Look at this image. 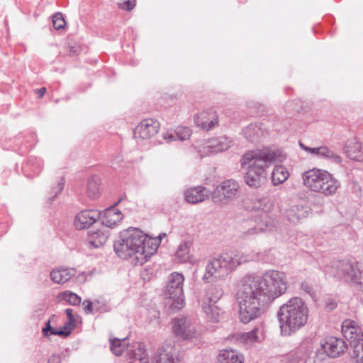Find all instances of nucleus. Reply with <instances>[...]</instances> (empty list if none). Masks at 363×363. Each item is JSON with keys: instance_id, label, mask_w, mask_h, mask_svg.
Here are the masks:
<instances>
[{"instance_id": "4", "label": "nucleus", "mask_w": 363, "mask_h": 363, "mask_svg": "<svg viewBox=\"0 0 363 363\" xmlns=\"http://www.w3.org/2000/svg\"><path fill=\"white\" fill-rule=\"evenodd\" d=\"M303 184L311 191L320 193L326 196L336 194L340 182L329 172L313 168L302 173Z\"/></svg>"}, {"instance_id": "50", "label": "nucleus", "mask_w": 363, "mask_h": 363, "mask_svg": "<svg viewBox=\"0 0 363 363\" xmlns=\"http://www.w3.org/2000/svg\"><path fill=\"white\" fill-rule=\"evenodd\" d=\"M176 132L175 130H168L166 133L162 134L163 138L167 142L171 143L173 141L179 140L177 136L175 135Z\"/></svg>"}, {"instance_id": "47", "label": "nucleus", "mask_w": 363, "mask_h": 363, "mask_svg": "<svg viewBox=\"0 0 363 363\" xmlns=\"http://www.w3.org/2000/svg\"><path fill=\"white\" fill-rule=\"evenodd\" d=\"M96 302H91L89 300H84L82 303L84 306V312L88 314L92 313L94 310L99 311V308H96Z\"/></svg>"}, {"instance_id": "21", "label": "nucleus", "mask_w": 363, "mask_h": 363, "mask_svg": "<svg viewBox=\"0 0 363 363\" xmlns=\"http://www.w3.org/2000/svg\"><path fill=\"white\" fill-rule=\"evenodd\" d=\"M184 194L185 199L188 203H197L208 199L211 191L205 187L198 186L187 189Z\"/></svg>"}, {"instance_id": "24", "label": "nucleus", "mask_w": 363, "mask_h": 363, "mask_svg": "<svg viewBox=\"0 0 363 363\" xmlns=\"http://www.w3.org/2000/svg\"><path fill=\"white\" fill-rule=\"evenodd\" d=\"M202 308L206 318L212 322H218L223 313L216 303H209L206 301H203Z\"/></svg>"}, {"instance_id": "12", "label": "nucleus", "mask_w": 363, "mask_h": 363, "mask_svg": "<svg viewBox=\"0 0 363 363\" xmlns=\"http://www.w3.org/2000/svg\"><path fill=\"white\" fill-rule=\"evenodd\" d=\"M233 143L230 138L223 135L208 140L204 143L203 150L199 149V152L201 156L216 154L228 150Z\"/></svg>"}, {"instance_id": "43", "label": "nucleus", "mask_w": 363, "mask_h": 363, "mask_svg": "<svg viewBox=\"0 0 363 363\" xmlns=\"http://www.w3.org/2000/svg\"><path fill=\"white\" fill-rule=\"evenodd\" d=\"M65 186V180L63 177H60L57 182L56 186H52L50 191L52 196L48 199L49 202H52L55 198L62 191Z\"/></svg>"}, {"instance_id": "53", "label": "nucleus", "mask_w": 363, "mask_h": 363, "mask_svg": "<svg viewBox=\"0 0 363 363\" xmlns=\"http://www.w3.org/2000/svg\"><path fill=\"white\" fill-rule=\"evenodd\" d=\"M51 320H48L45 327L43 328L42 332L45 337H48L50 335H52V331H55L56 328H54L51 326Z\"/></svg>"}, {"instance_id": "30", "label": "nucleus", "mask_w": 363, "mask_h": 363, "mask_svg": "<svg viewBox=\"0 0 363 363\" xmlns=\"http://www.w3.org/2000/svg\"><path fill=\"white\" fill-rule=\"evenodd\" d=\"M130 358L139 363H149V356L145 347L138 345L137 347L129 352Z\"/></svg>"}, {"instance_id": "6", "label": "nucleus", "mask_w": 363, "mask_h": 363, "mask_svg": "<svg viewBox=\"0 0 363 363\" xmlns=\"http://www.w3.org/2000/svg\"><path fill=\"white\" fill-rule=\"evenodd\" d=\"M342 333L348 340L351 350V358L356 363H363V326L354 320L347 319L342 322Z\"/></svg>"}, {"instance_id": "35", "label": "nucleus", "mask_w": 363, "mask_h": 363, "mask_svg": "<svg viewBox=\"0 0 363 363\" xmlns=\"http://www.w3.org/2000/svg\"><path fill=\"white\" fill-rule=\"evenodd\" d=\"M249 208L254 211H262V213H267V211L271 208V203L267 197L256 198L252 201V206Z\"/></svg>"}, {"instance_id": "8", "label": "nucleus", "mask_w": 363, "mask_h": 363, "mask_svg": "<svg viewBox=\"0 0 363 363\" xmlns=\"http://www.w3.org/2000/svg\"><path fill=\"white\" fill-rule=\"evenodd\" d=\"M235 269L233 257L228 254H223L213 259L206 267V273L203 280L211 282L215 279L226 277Z\"/></svg>"}, {"instance_id": "34", "label": "nucleus", "mask_w": 363, "mask_h": 363, "mask_svg": "<svg viewBox=\"0 0 363 363\" xmlns=\"http://www.w3.org/2000/svg\"><path fill=\"white\" fill-rule=\"evenodd\" d=\"M318 157L328 160V161L335 164H340L342 162L341 157L325 146L320 147Z\"/></svg>"}, {"instance_id": "39", "label": "nucleus", "mask_w": 363, "mask_h": 363, "mask_svg": "<svg viewBox=\"0 0 363 363\" xmlns=\"http://www.w3.org/2000/svg\"><path fill=\"white\" fill-rule=\"evenodd\" d=\"M58 297L60 300L65 301L72 306L79 305L82 301L80 296L69 291L60 293Z\"/></svg>"}, {"instance_id": "20", "label": "nucleus", "mask_w": 363, "mask_h": 363, "mask_svg": "<svg viewBox=\"0 0 363 363\" xmlns=\"http://www.w3.org/2000/svg\"><path fill=\"white\" fill-rule=\"evenodd\" d=\"M309 213L310 208L308 206L294 205L286 209L285 217L289 222L297 224L307 218Z\"/></svg>"}, {"instance_id": "31", "label": "nucleus", "mask_w": 363, "mask_h": 363, "mask_svg": "<svg viewBox=\"0 0 363 363\" xmlns=\"http://www.w3.org/2000/svg\"><path fill=\"white\" fill-rule=\"evenodd\" d=\"M362 145L360 142L355 139L348 142L346 145V152L349 157L352 160H359L362 152Z\"/></svg>"}, {"instance_id": "48", "label": "nucleus", "mask_w": 363, "mask_h": 363, "mask_svg": "<svg viewBox=\"0 0 363 363\" xmlns=\"http://www.w3.org/2000/svg\"><path fill=\"white\" fill-rule=\"evenodd\" d=\"M66 354L64 352L61 354H53L48 359V363H63Z\"/></svg>"}, {"instance_id": "10", "label": "nucleus", "mask_w": 363, "mask_h": 363, "mask_svg": "<svg viewBox=\"0 0 363 363\" xmlns=\"http://www.w3.org/2000/svg\"><path fill=\"white\" fill-rule=\"evenodd\" d=\"M239 189V184L235 180H225L211 193L212 200L214 203H227L238 196Z\"/></svg>"}, {"instance_id": "9", "label": "nucleus", "mask_w": 363, "mask_h": 363, "mask_svg": "<svg viewBox=\"0 0 363 363\" xmlns=\"http://www.w3.org/2000/svg\"><path fill=\"white\" fill-rule=\"evenodd\" d=\"M184 277L182 274L173 272L169 276L164 289L166 297L172 300V308L178 310L182 308L184 305Z\"/></svg>"}, {"instance_id": "52", "label": "nucleus", "mask_w": 363, "mask_h": 363, "mask_svg": "<svg viewBox=\"0 0 363 363\" xmlns=\"http://www.w3.org/2000/svg\"><path fill=\"white\" fill-rule=\"evenodd\" d=\"M65 313L68 318V322L65 325H69V327H72V328H74L75 324V318L73 315V310L71 308H67L65 310Z\"/></svg>"}, {"instance_id": "29", "label": "nucleus", "mask_w": 363, "mask_h": 363, "mask_svg": "<svg viewBox=\"0 0 363 363\" xmlns=\"http://www.w3.org/2000/svg\"><path fill=\"white\" fill-rule=\"evenodd\" d=\"M262 134V130L257 123H251L243 130L245 138L251 143H255Z\"/></svg>"}, {"instance_id": "33", "label": "nucleus", "mask_w": 363, "mask_h": 363, "mask_svg": "<svg viewBox=\"0 0 363 363\" xmlns=\"http://www.w3.org/2000/svg\"><path fill=\"white\" fill-rule=\"evenodd\" d=\"M191 245V242H184L178 246L175 256L179 262H187L189 261Z\"/></svg>"}, {"instance_id": "37", "label": "nucleus", "mask_w": 363, "mask_h": 363, "mask_svg": "<svg viewBox=\"0 0 363 363\" xmlns=\"http://www.w3.org/2000/svg\"><path fill=\"white\" fill-rule=\"evenodd\" d=\"M121 219V213L114 212V210L111 209L107 211L102 222L106 227L113 228L120 222Z\"/></svg>"}, {"instance_id": "57", "label": "nucleus", "mask_w": 363, "mask_h": 363, "mask_svg": "<svg viewBox=\"0 0 363 363\" xmlns=\"http://www.w3.org/2000/svg\"><path fill=\"white\" fill-rule=\"evenodd\" d=\"M336 306L337 304L335 302H329L327 303V308L330 311L334 309Z\"/></svg>"}, {"instance_id": "28", "label": "nucleus", "mask_w": 363, "mask_h": 363, "mask_svg": "<svg viewBox=\"0 0 363 363\" xmlns=\"http://www.w3.org/2000/svg\"><path fill=\"white\" fill-rule=\"evenodd\" d=\"M289 173L282 165L276 166L272 173V182L274 186L283 184L289 177Z\"/></svg>"}, {"instance_id": "22", "label": "nucleus", "mask_w": 363, "mask_h": 363, "mask_svg": "<svg viewBox=\"0 0 363 363\" xmlns=\"http://www.w3.org/2000/svg\"><path fill=\"white\" fill-rule=\"evenodd\" d=\"M76 274L74 268L60 267L53 269L50 274V279L57 284H64L68 281Z\"/></svg>"}, {"instance_id": "59", "label": "nucleus", "mask_w": 363, "mask_h": 363, "mask_svg": "<svg viewBox=\"0 0 363 363\" xmlns=\"http://www.w3.org/2000/svg\"><path fill=\"white\" fill-rule=\"evenodd\" d=\"M115 160L118 162H119V161H120V159H119V157H118V158H116Z\"/></svg>"}, {"instance_id": "23", "label": "nucleus", "mask_w": 363, "mask_h": 363, "mask_svg": "<svg viewBox=\"0 0 363 363\" xmlns=\"http://www.w3.org/2000/svg\"><path fill=\"white\" fill-rule=\"evenodd\" d=\"M219 363H244V357L235 350H221L218 356Z\"/></svg>"}, {"instance_id": "5", "label": "nucleus", "mask_w": 363, "mask_h": 363, "mask_svg": "<svg viewBox=\"0 0 363 363\" xmlns=\"http://www.w3.org/2000/svg\"><path fill=\"white\" fill-rule=\"evenodd\" d=\"M144 239L145 233L142 230L135 228H128L122 232L121 239L114 242V250L121 259L133 258L132 262L135 264Z\"/></svg>"}, {"instance_id": "3", "label": "nucleus", "mask_w": 363, "mask_h": 363, "mask_svg": "<svg viewBox=\"0 0 363 363\" xmlns=\"http://www.w3.org/2000/svg\"><path fill=\"white\" fill-rule=\"evenodd\" d=\"M309 309L303 298L295 296L281 305L277 311L281 334L291 336L303 328L308 320Z\"/></svg>"}, {"instance_id": "42", "label": "nucleus", "mask_w": 363, "mask_h": 363, "mask_svg": "<svg viewBox=\"0 0 363 363\" xmlns=\"http://www.w3.org/2000/svg\"><path fill=\"white\" fill-rule=\"evenodd\" d=\"M256 261L262 263L271 262L274 260L273 255L271 254L270 250H264L260 252H255Z\"/></svg>"}, {"instance_id": "16", "label": "nucleus", "mask_w": 363, "mask_h": 363, "mask_svg": "<svg viewBox=\"0 0 363 363\" xmlns=\"http://www.w3.org/2000/svg\"><path fill=\"white\" fill-rule=\"evenodd\" d=\"M160 123L152 118L143 120L134 130V136L142 139H148L154 136L159 130Z\"/></svg>"}, {"instance_id": "19", "label": "nucleus", "mask_w": 363, "mask_h": 363, "mask_svg": "<svg viewBox=\"0 0 363 363\" xmlns=\"http://www.w3.org/2000/svg\"><path fill=\"white\" fill-rule=\"evenodd\" d=\"M194 122L198 127L207 131L212 130L218 123L215 111H203L197 114L195 116Z\"/></svg>"}, {"instance_id": "56", "label": "nucleus", "mask_w": 363, "mask_h": 363, "mask_svg": "<svg viewBox=\"0 0 363 363\" xmlns=\"http://www.w3.org/2000/svg\"><path fill=\"white\" fill-rule=\"evenodd\" d=\"M35 92L38 94L39 98H42L46 92V88L42 87L39 89H36Z\"/></svg>"}, {"instance_id": "15", "label": "nucleus", "mask_w": 363, "mask_h": 363, "mask_svg": "<svg viewBox=\"0 0 363 363\" xmlns=\"http://www.w3.org/2000/svg\"><path fill=\"white\" fill-rule=\"evenodd\" d=\"M173 331L177 337L183 340L191 338L196 333L194 326L186 317L176 318L173 320Z\"/></svg>"}, {"instance_id": "18", "label": "nucleus", "mask_w": 363, "mask_h": 363, "mask_svg": "<svg viewBox=\"0 0 363 363\" xmlns=\"http://www.w3.org/2000/svg\"><path fill=\"white\" fill-rule=\"evenodd\" d=\"M100 218V212L96 210H84L79 213L74 220V225L78 229L89 228Z\"/></svg>"}, {"instance_id": "32", "label": "nucleus", "mask_w": 363, "mask_h": 363, "mask_svg": "<svg viewBox=\"0 0 363 363\" xmlns=\"http://www.w3.org/2000/svg\"><path fill=\"white\" fill-rule=\"evenodd\" d=\"M223 295V291L220 285H212L206 291V301L209 303H217Z\"/></svg>"}, {"instance_id": "14", "label": "nucleus", "mask_w": 363, "mask_h": 363, "mask_svg": "<svg viewBox=\"0 0 363 363\" xmlns=\"http://www.w3.org/2000/svg\"><path fill=\"white\" fill-rule=\"evenodd\" d=\"M144 242L141 246L140 254L138 255L135 264L142 265L146 262L148 259L154 255L158 248L161 242V238H151L145 234Z\"/></svg>"}, {"instance_id": "45", "label": "nucleus", "mask_w": 363, "mask_h": 363, "mask_svg": "<svg viewBox=\"0 0 363 363\" xmlns=\"http://www.w3.org/2000/svg\"><path fill=\"white\" fill-rule=\"evenodd\" d=\"M73 329L74 328H72V327L65 325L60 330L55 329V331H52V335H58L60 337H67L71 334Z\"/></svg>"}, {"instance_id": "1", "label": "nucleus", "mask_w": 363, "mask_h": 363, "mask_svg": "<svg viewBox=\"0 0 363 363\" xmlns=\"http://www.w3.org/2000/svg\"><path fill=\"white\" fill-rule=\"evenodd\" d=\"M287 286L284 273L277 270H268L260 277H244L236 294L240 321L246 324L260 317L267 306L283 295Z\"/></svg>"}, {"instance_id": "40", "label": "nucleus", "mask_w": 363, "mask_h": 363, "mask_svg": "<svg viewBox=\"0 0 363 363\" xmlns=\"http://www.w3.org/2000/svg\"><path fill=\"white\" fill-rule=\"evenodd\" d=\"M27 165L33 167L35 174H39L43 167V162L40 158L30 157L28 158Z\"/></svg>"}, {"instance_id": "46", "label": "nucleus", "mask_w": 363, "mask_h": 363, "mask_svg": "<svg viewBox=\"0 0 363 363\" xmlns=\"http://www.w3.org/2000/svg\"><path fill=\"white\" fill-rule=\"evenodd\" d=\"M300 147L301 150H304L308 154H311L313 156L318 157V155L320 153V147H310L304 145L302 142L299 141L298 143Z\"/></svg>"}, {"instance_id": "55", "label": "nucleus", "mask_w": 363, "mask_h": 363, "mask_svg": "<svg viewBox=\"0 0 363 363\" xmlns=\"http://www.w3.org/2000/svg\"><path fill=\"white\" fill-rule=\"evenodd\" d=\"M79 48L78 47H69L68 50V55L71 57H74L79 54Z\"/></svg>"}, {"instance_id": "11", "label": "nucleus", "mask_w": 363, "mask_h": 363, "mask_svg": "<svg viewBox=\"0 0 363 363\" xmlns=\"http://www.w3.org/2000/svg\"><path fill=\"white\" fill-rule=\"evenodd\" d=\"M248 228L240 235L242 239H252L259 234L272 229V220L266 213L254 216L248 222Z\"/></svg>"}, {"instance_id": "25", "label": "nucleus", "mask_w": 363, "mask_h": 363, "mask_svg": "<svg viewBox=\"0 0 363 363\" xmlns=\"http://www.w3.org/2000/svg\"><path fill=\"white\" fill-rule=\"evenodd\" d=\"M108 238V231L97 230L89 233V245L94 248L102 246Z\"/></svg>"}, {"instance_id": "27", "label": "nucleus", "mask_w": 363, "mask_h": 363, "mask_svg": "<svg viewBox=\"0 0 363 363\" xmlns=\"http://www.w3.org/2000/svg\"><path fill=\"white\" fill-rule=\"evenodd\" d=\"M100 185L101 179L98 176L94 175L88 179L86 194L89 199H95L99 197L101 193Z\"/></svg>"}, {"instance_id": "36", "label": "nucleus", "mask_w": 363, "mask_h": 363, "mask_svg": "<svg viewBox=\"0 0 363 363\" xmlns=\"http://www.w3.org/2000/svg\"><path fill=\"white\" fill-rule=\"evenodd\" d=\"M110 343H111L110 349L112 351V352L116 356L121 355L127 347L125 338L110 339Z\"/></svg>"}, {"instance_id": "38", "label": "nucleus", "mask_w": 363, "mask_h": 363, "mask_svg": "<svg viewBox=\"0 0 363 363\" xmlns=\"http://www.w3.org/2000/svg\"><path fill=\"white\" fill-rule=\"evenodd\" d=\"M233 264L235 265V269L244 263L248 262H255L256 261V255L255 252L252 251L248 253H242L241 255H235L234 257H233Z\"/></svg>"}, {"instance_id": "13", "label": "nucleus", "mask_w": 363, "mask_h": 363, "mask_svg": "<svg viewBox=\"0 0 363 363\" xmlns=\"http://www.w3.org/2000/svg\"><path fill=\"white\" fill-rule=\"evenodd\" d=\"M179 351L172 343H164L160 347L154 356V363H179Z\"/></svg>"}, {"instance_id": "58", "label": "nucleus", "mask_w": 363, "mask_h": 363, "mask_svg": "<svg viewBox=\"0 0 363 363\" xmlns=\"http://www.w3.org/2000/svg\"><path fill=\"white\" fill-rule=\"evenodd\" d=\"M114 162H115V160L112 163V167H113V168L116 169L117 167L114 165Z\"/></svg>"}, {"instance_id": "41", "label": "nucleus", "mask_w": 363, "mask_h": 363, "mask_svg": "<svg viewBox=\"0 0 363 363\" xmlns=\"http://www.w3.org/2000/svg\"><path fill=\"white\" fill-rule=\"evenodd\" d=\"M176 134L179 140L184 141L188 140L191 135V130L189 128L185 126H179L175 129Z\"/></svg>"}, {"instance_id": "2", "label": "nucleus", "mask_w": 363, "mask_h": 363, "mask_svg": "<svg viewBox=\"0 0 363 363\" xmlns=\"http://www.w3.org/2000/svg\"><path fill=\"white\" fill-rule=\"evenodd\" d=\"M281 151L274 147H263L250 150L241 157L240 164L247 169L244 180L251 188L258 189L267 177V169L280 160Z\"/></svg>"}, {"instance_id": "49", "label": "nucleus", "mask_w": 363, "mask_h": 363, "mask_svg": "<svg viewBox=\"0 0 363 363\" xmlns=\"http://www.w3.org/2000/svg\"><path fill=\"white\" fill-rule=\"evenodd\" d=\"M136 4V0H126L123 2L118 3L121 9L126 11H131L134 9Z\"/></svg>"}, {"instance_id": "51", "label": "nucleus", "mask_w": 363, "mask_h": 363, "mask_svg": "<svg viewBox=\"0 0 363 363\" xmlns=\"http://www.w3.org/2000/svg\"><path fill=\"white\" fill-rule=\"evenodd\" d=\"M304 363H325L324 360L318 357L316 354H313L308 355Z\"/></svg>"}, {"instance_id": "7", "label": "nucleus", "mask_w": 363, "mask_h": 363, "mask_svg": "<svg viewBox=\"0 0 363 363\" xmlns=\"http://www.w3.org/2000/svg\"><path fill=\"white\" fill-rule=\"evenodd\" d=\"M324 272L334 277L354 282L358 281L362 274L357 262L349 259L333 260L325 267Z\"/></svg>"}, {"instance_id": "26", "label": "nucleus", "mask_w": 363, "mask_h": 363, "mask_svg": "<svg viewBox=\"0 0 363 363\" xmlns=\"http://www.w3.org/2000/svg\"><path fill=\"white\" fill-rule=\"evenodd\" d=\"M262 333L263 331L261 327H255L250 332L238 333L237 337L241 342L249 344L259 341L262 337Z\"/></svg>"}, {"instance_id": "17", "label": "nucleus", "mask_w": 363, "mask_h": 363, "mask_svg": "<svg viewBox=\"0 0 363 363\" xmlns=\"http://www.w3.org/2000/svg\"><path fill=\"white\" fill-rule=\"evenodd\" d=\"M322 347L328 357L335 358L342 354L347 349V345L341 338L329 337L322 344Z\"/></svg>"}, {"instance_id": "44", "label": "nucleus", "mask_w": 363, "mask_h": 363, "mask_svg": "<svg viewBox=\"0 0 363 363\" xmlns=\"http://www.w3.org/2000/svg\"><path fill=\"white\" fill-rule=\"evenodd\" d=\"M66 22L61 13H55L52 17V25L55 30H60L65 28Z\"/></svg>"}, {"instance_id": "54", "label": "nucleus", "mask_w": 363, "mask_h": 363, "mask_svg": "<svg viewBox=\"0 0 363 363\" xmlns=\"http://www.w3.org/2000/svg\"><path fill=\"white\" fill-rule=\"evenodd\" d=\"M301 289L308 294H311L313 292L312 286L309 283L306 281L301 284Z\"/></svg>"}]
</instances>
